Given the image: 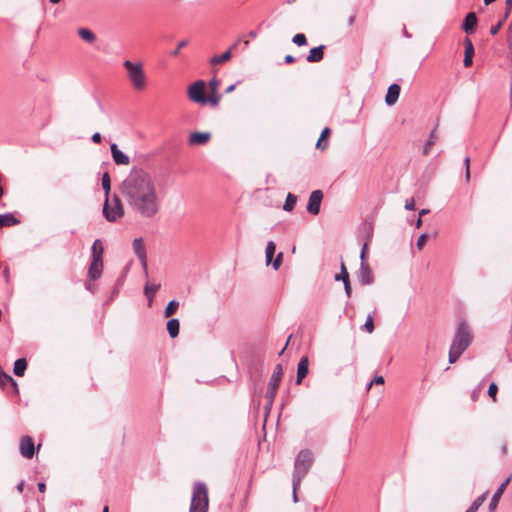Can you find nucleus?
Wrapping results in <instances>:
<instances>
[{"mask_svg": "<svg viewBox=\"0 0 512 512\" xmlns=\"http://www.w3.org/2000/svg\"><path fill=\"white\" fill-rule=\"evenodd\" d=\"M120 194L131 213L141 218H153L161 209L156 180L143 168L131 169L120 185Z\"/></svg>", "mask_w": 512, "mask_h": 512, "instance_id": "obj_1", "label": "nucleus"}, {"mask_svg": "<svg viewBox=\"0 0 512 512\" xmlns=\"http://www.w3.org/2000/svg\"><path fill=\"white\" fill-rule=\"evenodd\" d=\"M473 339L471 329L465 321H461L456 329L450 350L449 363H455L462 353L469 347Z\"/></svg>", "mask_w": 512, "mask_h": 512, "instance_id": "obj_2", "label": "nucleus"}, {"mask_svg": "<svg viewBox=\"0 0 512 512\" xmlns=\"http://www.w3.org/2000/svg\"><path fill=\"white\" fill-rule=\"evenodd\" d=\"M315 461L314 453L310 449H302L298 452L294 460V469L292 474V485L300 487L302 480L309 473Z\"/></svg>", "mask_w": 512, "mask_h": 512, "instance_id": "obj_3", "label": "nucleus"}, {"mask_svg": "<svg viewBox=\"0 0 512 512\" xmlns=\"http://www.w3.org/2000/svg\"><path fill=\"white\" fill-rule=\"evenodd\" d=\"M123 67L126 70V75L133 88L138 91L143 90L147 84L143 64L141 62L125 60L123 62Z\"/></svg>", "mask_w": 512, "mask_h": 512, "instance_id": "obj_4", "label": "nucleus"}, {"mask_svg": "<svg viewBox=\"0 0 512 512\" xmlns=\"http://www.w3.org/2000/svg\"><path fill=\"white\" fill-rule=\"evenodd\" d=\"M208 507L207 487L204 483H196L193 487L189 512H208Z\"/></svg>", "mask_w": 512, "mask_h": 512, "instance_id": "obj_5", "label": "nucleus"}, {"mask_svg": "<svg viewBox=\"0 0 512 512\" xmlns=\"http://www.w3.org/2000/svg\"><path fill=\"white\" fill-rule=\"evenodd\" d=\"M103 214L109 222H114L122 217L124 215V208L121 200L117 196H114L112 199H109L107 196L103 207Z\"/></svg>", "mask_w": 512, "mask_h": 512, "instance_id": "obj_6", "label": "nucleus"}, {"mask_svg": "<svg viewBox=\"0 0 512 512\" xmlns=\"http://www.w3.org/2000/svg\"><path fill=\"white\" fill-rule=\"evenodd\" d=\"M283 376V368L281 364H277L274 368V371L270 377V381L268 383L267 391L265 394V398L268 402V406L271 407L273 401L275 399L277 389L280 385L281 379Z\"/></svg>", "mask_w": 512, "mask_h": 512, "instance_id": "obj_7", "label": "nucleus"}, {"mask_svg": "<svg viewBox=\"0 0 512 512\" xmlns=\"http://www.w3.org/2000/svg\"><path fill=\"white\" fill-rule=\"evenodd\" d=\"M206 83L203 80H198L188 87L189 99L198 104H206L207 97L205 96Z\"/></svg>", "mask_w": 512, "mask_h": 512, "instance_id": "obj_8", "label": "nucleus"}, {"mask_svg": "<svg viewBox=\"0 0 512 512\" xmlns=\"http://www.w3.org/2000/svg\"><path fill=\"white\" fill-rule=\"evenodd\" d=\"M132 248H133L135 255L139 259L145 274H147L148 265H147V254H146V247L144 244V240L141 237L135 238L132 242Z\"/></svg>", "mask_w": 512, "mask_h": 512, "instance_id": "obj_9", "label": "nucleus"}, {"mask_svg": "<svg viewBox=\"0 0 512 512\" xmlns=\"http://www.w3.org/2000/svg\"><path fill=\"white\" fill-rule=\"evenodd\" d=\"M323 200V192L321 190H314L308 200L307 212L312 215H318L320 212L321 203Z\"/></svg>", "mask_w": 512, "mask_h": 512, "instance_id": "obj_10", "label": "nucleus"}, {"mask_svg": "<svg viewBox=\"0 0 512 512\" xmlns=\"http://www.w3.org/2000/svg\"><path fill=\"white\" fill-rule=\"evenodd\" d=\"M19 450L23 457L31 459L35 453L33 439L30 436H23L20 440Z\"/></svg>", "mask_w": 512, "mask_h": 512, "instance_id": "obj_11", "label": "nucleus"}, {"mask_svg": "<svg viewBox=\"0 0 512 512\" xmlns=\"http://www.w3.org/2000/svg\"><path fill=\"white\" fill-rule=\"evenodd\" d=\"M103 270V258L92 257L88 275L92 280L100 278Z\"/></svg>", "mask_w": 512, "mask_h": 512, "instance_id": "obj_12", "label": "nucleus"}, {"mask_svg": "<svg viewBox=\"0 0 512 512\" xmlns=\"http://www.w3.org/2000/svg\"><path fill=\"white\" fill-rule=\"evenodd\" d=\"M110 149L112 158L117 165H128L130 163V158L118 148L117 144L113 143Z\"/></svg>", "mask_w": 512, "mask_h": 512, "instance_id": "obj_13", "label": "nucleus"}, {"mask_svg": "<svg viewBox=\"0 0 512 512\" xmlns=\"http://www.w3.org/2000/svg\"><path fill=\"white\" fill-rule=\"evenodd\" d=\"M309 372V359L307 356H303L297 366V379L296 384L299 385L302 383L303 379L307 376Z\"/></svg>", "mask_w": 512, "mask_h": 512, "instance_id": "obj_14", "label": "nucleus"}, {"mask_svg": "<svg viewBox=\"0 0 512 512\" xmlns=\"http://www.w3.org/2000/svg\"><path fill=\"white\" fill-rule=\"evenodd\" d=\"M358 279L362 285H369L373 282L371 269L365 262H361Z\"/></svg>", "mask_w": 512, "mask_h": 512, "instance_id": "obj_15", "label": "nucleus"}, {"mask_svg": "<svg viewBox=\"0 0 512 512\" xmlns=\"http://www.w3.org/2000/svg\"><path fill=\"white\" fill-rule=\"evenodd\" d=\"M511 480V477H508L500 486L499 488L496 490V492L494 493V495L492 496V499L490 501V504H489V510L492 512L496 509L498 503H499V500L502 496V494L504 493L507 485L509 484Z\"/></svg>", "mask_w": 512, "mask_h": 512, "instance_id": "obj_16", "label": "nucleus"}, {"mask_svg": "<svg viewBox=\"0 0 512 512\" xmlns=\"http://www.w3.org/2000/svg\"><path fill=\"white\" fill-rule=\"evenodd\" d=\"M400 90L401 88L398 84H392L389 86L385 97V102L387 105L392 106L397 102L400 95Z\"/></svg>", "mask_w": 512, "mask_h": 512, "instance_id": "obj_17", "label": "nucleus"}, {"mask_svg": "<svg viewBox=\"0 0 512 512\" xmlns=\"http://www.w3.org/2000/svg\"><path fill=\"white\" fill-rule=\"evenodd\" d=\"M211 138L209 132H193L190 134L189 143L191 145H203L207 143Z\"/></svg>", "mask_w": 512, "mask_h": 512, "instance_id": "obj_18", "label": "nucleus"}, {"mask_svg": "<svg viewBox=\"0 0 512 512\" xmlns=\"http://www.w3.org/2000/svg\"><path fill=\"white\" fill-rule=\"evenodd\" d=\"M77 34L87 44H91L92 45L97 40L96 34L92 30H90L88 28H83V27L78 28L77 29Z\"/></svg>", "mask_w": 512, "mask_h": 512, "instance_id": "obj_19", "label": "nucleus"}, {"mask_svg": "<svg viewBox=\"0 0 512 512\" xmlns=\"http://www.w3.org/2000/svg\"><path fill=\"white\" fill-rule=\"evenodd\" d=\"M324 49V45L312 48L309 52V55L307 56V61L310 63L321 61L324 56Z\"/></svg>", "mask_w": 512, "mask_h": 512, "instance_id": "obj_20", "label": "nucleus"}, {"mask_svg": "<svg viewBox=\"0 0 512 512\" xmlns=\"http://www.w3.org/2000/svg\"><path fill=\"white\" fill-rule=\"evenodd\" d=\"M476 25H477L476 15L473 12L468 13L465 17L462 28L464 29L465 32L469 33L474 30Z\"/></svg>", "mask_w": 512, "mask_h": 512, "instance_id": "obj_21", "label": "nucleus"}, {"mask_svg": "<svg viewBox=\"0 0 512 512\" xmlns=\"http://www.w3.org/2000/svg\"><path fill=\"white\" fill-rule=\"evenodd\" d=\"M474 54V47L470 39L465 40V55H464V66L469 67L472 64V57Z\"/></svg>", "mask_w": 512, "mask_h": 512, "instance_id": "obj_22", "label": "nucleus"}, {"mask_svg": "<svg viewBox=\"0 0 512 512\" xmlns=\"http://www.w3.org/2000/svg\"><path fill=\"white\" fill-rule=\"evenodd\" d=\"M19 220L14 217L11 213L0 214V228L1 227H10L17 225Z\"/></svg>", "mask_w": 512, "mask_h": 512, "instance_id": "obj_23", "label": "nucleus"}, {"mask_svg": "<svg viewBox=\"0 0 512 512\" xmlns=\"http://www.w3.org/2000/svg\"><path fill=\"white\" fill-rule=\"evenodd\" d=\"M166 326H167L168 334L171 338H175L178 336L179 328H180V323H179L178 319L173 318V319L168 320Z\"/></svg>", "mask_w": 512, "mask_h": 512, "instance_id": "obj_24", "label": "nucleus"}, {"mask_svg": "<svg viewBox=\"0 0 512 512\" xmlns=\"http://www.w3.org/2000/svg\"><path fill=\"white\" fill-rule=\"evenodd\" d=\"M232 57L231 49L227 50L221 55H215L210 59L212 65H217L229 61Z\"/></svg>", "mask_w": 512, "mask_h": 512, "instance_id": "obj_25", "label": "nucleus"}, {"mask_svg": "<svg viewBox=\"0 0 512 512\" xmlns=\"http://www.w3.org/2000/svg\"><path fill=\"white\" fill-rule=\"evenodd\" d=\"M27 368V362L24 358H20L15 361L14 363V374L17 376H23L25 373V370Z\"/></svg>", "mask_w": 512, "mask_h": 512, "instance_id": "obj_26", "label": "nucleus"}, {"mask_svg": "<svg viewBox=\"0 0 512 512\" xmlns=\"http://www.w3.org/2000/svg\"><path fill=\"white\" fill-rule=\"evenodd\" d=\"M103 252H104V248H103L101 240L96 239L93 242L92 247H91V254H92L91 256L103 258Z\"/></svg>", "mask_w": 512, "mask_h": 512, "instance_id": "obj_27", "label": "nucleus"}, {"mask_svg": "<svg viewBox=\"0 0 512 512\" xmlns=\"http://www.w3.org/2000/svg\"><path fill=\"white\" fill-rule=\"evenodd\" d=\"M275 251H276L275 243L273 241H269L267 243L266 251H265L266 265H270L271 264L273 256L275 254Z\"/></svg>", "mask_w": 512, "mask_h": 512, "instance_id": "obj_28", "label": "nucleus"}, {"mask_svg": "<svg viewBox=\"0 0 512 512\" xmlns=\"http://www.w3.org/2000/svg\"><path fill=\"white\" fill-rule=\"evenodd\" d=\"M159 287H160V285H151L148 283L145 285L144 294L148 298L149 306L152 304L154 294L157 292Z\"/></svg>", "mask_w": 512, "mask_h": 512, "instance_id": "obj_29", "label": "nucleus"}, {"mask_svg": "<svg viewBox=\"0 0 512 512\" xmlns=\"http://www.w3.org/2000/svg\"><path fill=\"white\" fill-rule=\"evenodd\" d=\"M296 202H297V196H295L292 193H288L285 203L283 205V209L287 212H291L294 209Z\"/></svg>", "mask_w": 512, "mask_h": 512, "instance_id": "obj_30", "label": "nucleus"}, {"mask_svg": "<svg viewBox=\"0 0 512 512\" xmlns=\"http://www.w3.org/2000/svg\"><path fill=\"white\" fill-rule=\"evenodd\" d=\"M178 307H179V302L176 300H171L165 307L164 317L165 318L171 317L177 311Z\"/></svg>", "mask_w": 512, "mask_h": 512, "instance_id": "obj_31", "label": "nucleus"}, {"mask_svg": "<svg viewBox=\"0 0 512 512\" xmlns=\"http://www.w3.org/2000/svg\"><path fill=\"white\" fill-rule=\"evenodd\" d=\"M330 134V129L328 127L324 128L321 132V135L316 143V147L318 149L324 150L327 147V142L324 141Z\"/></svg>", "mask_w": 512, "mask_h": 512, "instance_id": "obj_32", "label": "nucleus"}, {"mask_svg": "<svg viewBox=\"0 0 512 512\" xmlns=\"http://www.w3.org/2000/svg\"><path fill=\"white\" fill-rule=\"evenodd\" d=\"M438 139V136H437V132H436V129H434L431 133H430V136H429V139L427 140L425 146H424V149H423V153L425 155H427L431 149V147L435 144V142L437 141Z\"/></svg>", "mask_w": 512, "mask_h": 512, "instance_id": "obj_33", "label": "nucleus"}, {"mask_svg": "<svg viewBox=\"0 0 512 512\" xmlns=\"http://www.w3.org/2000/svg\"><path fill=\"white\" fill-rule=\"evenodd\" d=\"M486 500V493L479 496L472 504L471 506L466 510V512H477L479 507L484 503Z\"/></svg>", "mask_w": 512, "mask_h": 512, "instance_id": "obj_34", "label": "nucleus"}, {"mask_svg": "<svg viewBox=\"0 0 512 512\" xmlns=\"http://www.w3.org/2000/svg\"><path fill=\"white\" fill-rule=\"evenodd\" d=\"M9 383H11L13 386H16L14 379L9 374H6L0 367V386H5Z\"/></svg>", "mask_w": 512, "mask_h": 512, "instance_id": "obj_35", "label": "nucleus"}, {"mask_svg": "<svg viewBox=\"0 0 512 512\" xmlns=\"http://www.w3.org/2000/svg\"><path fill=\"white\" fill-rule=\"evenodd\" d=\"M102 187L105 191L106 197L109 196L110 189H111V180L109 174L106 172L102 176Z\"/></svg>", "mask_w": 512, "mask_h": 512, "instance_id": "obj_36", "label": "nucleus"}, {"mask_svg": "<svg viewBox=\"0 0 512 512\" xmlns=\"http://www.w3.org/2000/svg\"><path fill=\"white\" fill-rule=\"evenodd\" d=\"M293 43L296 44L297 46H303L307 43V39H306V36L302 33H298L296 34L293 39H292Z\"/></svg>", "mask_w": 512, "mask_h": 512, "instance_id": "obj_37", "label": "nucleus"}, {"mask_svg": "<svg viewBox=\"0 0 512 512\" xmlns=\"http://www.w3.org/2000/svg\"><path fill=\"white\" fill-rule=\"evenodd\" d=\"M344 279H346V280L349 279V273H348V271L346 269L345 264L342 262L341 263V272H340L339 275L335 276V280L336 281L342 280L344 282Z\"/></svg>", "mask_w": 512, "mask_h": 512, "instance_id": "obj_38", "label": "nucleus"}, {"mask_svg": "<svg viewBox=\"0 0 512 512\" xmlns=\"http://www.w3.org/2000/svg\"><path fill=\"white\" fill-rule=\"evenodd\" d=\"M497 391H498V387H497L496 383L492 382L488 388V395L492 398V400L494 402H496V400H497Z\"/></svg>", "mask_w": 512, "mask_h": 512, "instance_id": "obj_39", "label": "nucleus"}, {"mask_svg": "<svg viewBox=\"0 0 512 512\" xmlns=\"http://www.w3.org/2000/svg\"><path fill=\"white\" fill-rule=\"evenodd\" d=\"M363 327L368 333H372L374 331V322L373 317L371 315L367 316V319Z\"/></svg>", "mask_w": 512, "mask_h": 512, "instance_id": "obj_40", "label": "nucleus"}, {"mask_svg": "<svg viewBox=\"0 0 512 512\" xmlns=\"http://www.w3.org/2000/svg\"><path fill=\"white\" fill-rule=\"evenodd\" d=\"M282 259H283L282 252L278 253V255L276 256V258L274 260L272 259L271 265L275 271H277L280 268V266L282 264Z\"/></svg>", "mask_w": 512, "mask_h": 512, "instance_id": "obj_41", "label": "nucleus"}, {"mask_svg": "<svg viewBox=\"0 0 512 512\" xmlns=\"http://www.w3.org/2000/svg\"><path fill=\"white\" fill-rule=\"evenodd\" d=\"M426 241H427V234L426 233H423L421 234L418 239H417V242H416V247L419 249V250H422L423 247L425 246L426 244Z\"/></svg>", "mask_w": 512, "mask_h": 512, "instance_id": "obj_42", "label": "nucleus"}, {"mask_svg": "<svg viewBox=\"0 0 512 512\" xmlns=\"http://www.w3.org/2000/svg\"><path fill=\"white\" fill-rule=\"evenodd\" d=\"M187 44H188L187 40H183V41L179 42L176 49L171 52V55L177 56L180 53V50L182 48H184Z\"/></svg>", "mask_w": 512, "mask_h": 512, "instance_id": "obj_43", "label": "nucleus"}, {"mask_svg": "<svg viewBox=\"0 0 512 512\" xmlns=\"http://www.w3.org/2000/svg\"><path fill=\"white\" fill-rule=\"evenodd\" d=\"M207 102L211 103L213 106H217L219 102V97L216 95V93H212V95L207 98Z\"/></svg>", "mask_w": 512, "mask_h": 512, "instance_id": "obj_44", "label": "nucleus"}, {"mask_svg": "<svg viewBox=\"0 0 512 512\" xmlns=\"http://www.w3.org/2000/svg\"><path fill=\"white\" fill-rule=\"evenodd\" d=\"M218 85H219V81L216 78H213L209 82V86H210V88L212 90V93H216L217 92Z\"/></svg>", "mask_w": 512, "mask_h": 512, "instance_id": "obj_45", "label": "nucleus"}, {"mask_svg": "<svg viewBox=\"0 0 512 512\" xmlns=\"http://www.w3.org/2000/svg\"><path fill=\"white\" fill-rule=\"evenodd\" d=\"M502 27V22H498L490 28L491 35H496Z\"/></svg>", "mask_w": 512, "mask_h": 512, "instance_id": "obj_46", "label": "nucleus"}, {"mask_svg": "<svg viewBox=\"0 0 512 512\" xmlns=\"http://www.w3.org/2000/svg\"><path fill=\"white\" fill-rule=\"evenodd\" d=\"M414 207H415L414 198L407 199L406 203H405V209L406 210H413Z\"/></svg>", "mask_w": 512, "mask_h": 512, "instance_id": "obj_47", "label": "nucleus"}, {"mask_svg": "<svg viewBox=\"0 0 512 512\" xmlns=\"http://www.w3.org/2000/svg\"><path fill=\"white\" fill-rule=\"evenodd\" d=\"M343 284H344V288H345L346 295H347L348 297H350V296H351V286H350V281H349V279H348V280L344 279Z\"/></svg>", "mask_w": 512, "mask_h": 512, "instance_id": "obj_48", "label": "nucleus"}, {"mask_svg": "<svg viewBox=\"0 0 512 512\" xmlns=\"http://www.w3.org/2000/svg\"><path fill=\"white\" fill-rule=\"evenodd\" d=\"M469 163H470V159L469 157H466L464 159V164H465V167H466V180L469 181L470 179V170H469Z\"/></svg>", "mask_w": 512, "mask_h": 512, "instance_id": "obj_49", "label": "nucleus"}, {"mask_svg": "<svg viewBox=\"0 0 512 512\" xmlns=\"http://www.w3.org/2000/svg\"><path fill=\"white\" fill-rule=\"evenodd\" d=\"M101 139H102V138H101V135H100V133H98V132L94 133V134L92 135V138H91V140H92L94 143H96V144L100 143V142H101Z\"/></svg>", "mask_w": 512, "mask_h": 512, "instance_id": "obj_50", "label": "nucleus"}, {"mask_svg": "<svg viewBox=\"0 0 512 512\" xmlns=\"http://www.w3.org/2000/svg\"><path fill=\"white\" fill-rule=\"evenodd\" d=\"M373 384H383L384 383V378L382 376H376L373 380H372Z\"/></svg>", "mask_w": 512, "mask_h": 512, "instance_id": "obj_51", "label": "nucleus"}, {"mask_svg": "<svg viewBox=\"0 0 512 512\" xmlns=\"http://www.w3.org/2000/svg\"><path fill=\"white\" fill-rule=\"evenodd\" d=\"M366 248H367V244L365 243V244L363 245V248H362V251H361V254H360L361 262H364L365 254H366Z\"/></svg>", "mask_w": 512, "mask_h": 512, "instance_id": "obj_52", "label": "nucleus"}, {"mask_svg": "<svg viewBox=\"0 0 512 512\" xmlns=\"http://www.w3.org/2000/svg\"><path fill=\"white\" fill-rule=\"evenodd\" d=\"M292 487H293V500H294V502L296 503V502H298V495H297V491H298L299 487H296V488H295V486H293V485H292Z\"/></svg>", "mask_w": 512, "mask_h": 512, "instance_id": "obj_53", "label": "nucleus"}, {"mask_svg": "<svg viewBox=\"0 0 512 512\" xmlns=\"http://www.w3.org/2000/svg\"><path fill=\"white\" fill-rule=\"evenodd\" d=\"M16 488H17V491H18L19 493H22V492H23V490H24V481H23V480H22V481H20V482L18 483V485H17V487H16Z\"/></svg>", "mask_w": 512, "mask_h": 512, "instance_id": "obj_54", "label": "nucleus"}, {"mask_svg": "<svg viewBox=\"0 0 512 512\" xmlns=\"http://www.w3.org/2000/svg\"><path fill=\"white\" fill-rule=\"evenodd\" d=\"M38 490H39V492L44 493L46 490L45 483H43V482L38 483Z\"/></svg>", "mask_w": 512, "mask_h": 512, "instance_id": "obj_55", "label": "nucleus"}, {"mask_svg": "<svg viewBox=\"0 0 512 512\" xmlns=\"http://www.w3.org/2000/svg\"><path fill=\"white\" fill-rule=\"evenodd\" d=\"M294 61H295V58L292 55H287L285 57V62L288 63V64L289 63H293Z\"/></svg>", "mask_w": 512, "mask_h": 512, "instance_id": "obj_56", "label": "nucleus"}, {"mask_svg": "<svg viewBox=\"0 0 512 512\" xmlns=\"http://www.w3.org/2000/svg\"><path fill=\"white\" fill-rule=\"evenodd\" d=\"M235 87H236L235 84L228 86L226 89V93H231L232 91H234Z\"/></svg>", "mask_w": 512, "mask_h": 512, "instance_id": "obj_57", "label": "nucleus"}, {"mask_svg": "<svg viewBox=\"0 0 512 512\" xmlns=\"http://www.w3.org/2000/svg\"><path fill=\"white\" fill-rule=\"evenodd\" d=\"M291 337H292V336L290 335V336H289V338H288V340H287V342H286L285 347H284V348L279 352V355H282V354L284 353V351H285L286 347H287V346H288V344H289V341H290Z\"/></svg>", "mask_w": 512, "mask_h": 512, "instance_id": "obj_58", "label": "nucleus"}, {"mask_svg": "<svg viewBox=\"0 0 512 512\" xmlns=\"http://www.w3.org/2000/svg\"><path fill=\"white\" fill-rule=\"evenodd\" d=\"M505 4H506V7H509V10L512 9V0H506Z\"/></svg>", "mask_w": 512, "mask_h": 512, "instance_id": "obj_59", "label": "nucleus"}, {"mask_svg": "<svg viewBox=\"0 0 512 512\" xmlns=\"http://www.w3.org/2000/svg\"><path fill=\"white\" fill-rule=\"evenodd\" d=\"M510 11H511V10H509V7H507L506 13L504 14V17H503L505 20H506V19H507V17L509 16Z\"/></svg>", "mask_w": 512, "mask_h": 512, "instance_id": "obj_60", "label": "nucleus"}, {"mask_svg": "<svg viewBox=\"0 0 512 512\" xmlns=\"http://www.w3.org/2000/svg\"><path fill=\"white\" fill-rule=\"evenodd\" d=\"M428 212H429V211H428V210H426V209L421 210V211H420V213H419V214H420V217H422L423 215L427 214Z\"/></svg>", "mask_w": 512, "mask_h": 512, "instance_id": "obj_61", "label": "nucleus"}, {"mask_svg": "<svg viewBox=\"0 0 512 512\" xmlns=\"http://www.w3.org/2000/svg\"><path fill=\"white\" fill-rule=\"evenodd\" d=\"M354 21H355V17H354V16H351V17L349 18V24H350V25H352V24L354 23Z\"/></svg>", "mask_w": 512, "mask_h": 512, "instance_id": "obj_62", "label": "nucleus"}, {"mask_svg": "<svg viewBox=\"0 0 512 512\" xmlns=\"http://www.w3.org/2000/svg\"><path fill=\"white\" fill-rule=\"evenodd\" d=\"M422 220L421 217L417 220L416 226L419 228L421 226Z\"/></svg>", "mask_w": 512, "mask_h": 512, "instance_id": "obj_63", "label": "nucleus"}, {"mask_svg": "<svg viewBox=\"0 0 512 512\" xmlns=\"http://www.w3.org/2000/svg\"><path fill=\"white\" fill-rule=\"evenodd\" d=\"M102 512H109V508H108V506H105V507L103 508V511H102Z\"/></svg>", "mask_w": 512, "mask_h": 512, "instance_id": "obj_64", "label": "nucleus"}]
</instances>
